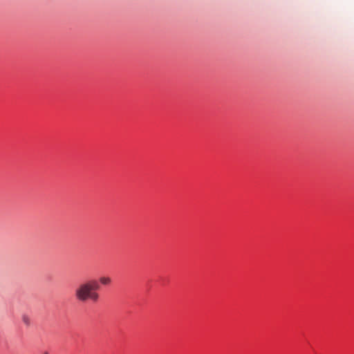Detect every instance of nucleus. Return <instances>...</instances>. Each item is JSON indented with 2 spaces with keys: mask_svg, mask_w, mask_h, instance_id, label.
I'll use <instances>...</instances> for the list:
<instances>
[{
  "mask_svg": "<svg viewBox=\"0 0 354 354\" xmlns=\"http://www.w3.org/2000/svg\"><path fill=\"white\" fill-rule=\"evenodd\" d=\"M99 288V283L95 280L84 283L81 284L80 287L76 290V297L79 300L83 301L88 299L93 301H97L99 295L96 292H95V290H98Z\"/></svg>",
  "mask_w": 354,
  "mask_h": 354,
  "instance_id": "1",
  "label": "nucleus"
},
{
  "mask_svg": "<svg viewBox=\"0 0 354 354\" xmlns=\"http://www.w3.org/2000/svg\"><path fill=\"white\" fill-rule=\"evenodd\" d=\"M100 281L103 285H108V284H109L111 283V278H109V277H102L100 279Z\"/></svg>",
  "mask_w": 354,
  "mask_h": 354,
  "instance_id": "2",
  "label": "nucleus"
},
{
  "mask_svg": "<svg viewBox=\"0 0 354 354\" xmlns=\"http://www.w3.org/2000/svg\"><path fill=\"white\" fill-rule=\"evenodd\" d=\"M22 321L26 325V326H29L30 324V317L26 315H24L23 317H22Z\"/></svg>",
  "mask_w": 354,
  "mask_h": 354,
  "instance_id": "3",
  "label": "nucleus"
},
{
  "mask_svg": "<svg viewBox=\"0 0 354 354\" xmlns=\"http://www.w3.org/2000/svg\"><path fill=\"white\" fill-rule=\"evenodd\" d=\"M43 354H49L48 352H44Z\"/></svg>",
  "mask_w": 354,
  "mask_h": 354,
  "instance_id": "4",
  "label": "nucleus"
}]
</instances>
